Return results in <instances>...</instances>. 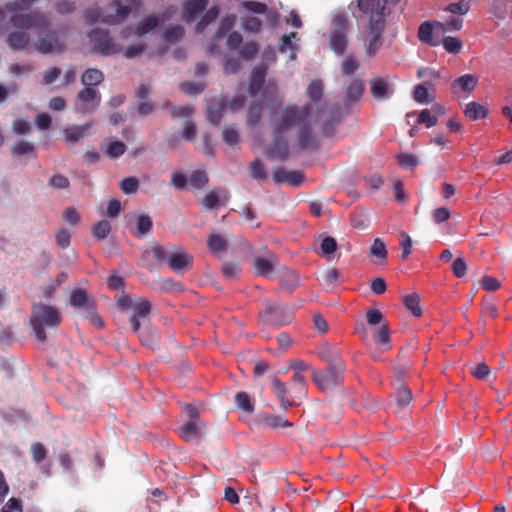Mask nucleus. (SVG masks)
Here are the masks:
<instances>
[{
  "label": "nucleus",
  "mask_w": 512,
  "mask_h": 512,
  "mask_svg": "<svg viewBox=\"0 0 512 512\" xmlns=\"http://www.w3.org/2000/svg\"><path fill=\"white\" fill-rule=\"evenodd\" d=\"M10 23L18 29L8 34L6 38L8 45L14 50H25L28 47L30 36L26 30L36 29L41 33L48 25L47 19L37 12L13 14Z\"/></svg>",
  "instance_id": "nucleus-1"
},
{
  "label": "nucleus",
  "mask_w": 512,
  "mask_h": 512,
  "mask_svg": "<svg viewBox=\"0 0 512 512\" xmlns=\"http://www.w3.org/2000/svg\"><path fill=\"white\" fill-rule=\"evenodd\" d=\"M61 321L62 316L56 307L41 303L33 304L30 325L38 341L45 342V328L57 329Z\"/></svg>",
  "instance_id": "nucleus-2"
},
{
  "label": "nucleus",
  "mask_w": 512,
  "mask_h": 512,
  "mask_svg": "<svg viewBox=\"0 0 512 512\" xmlns=\"http://www.w3.org/2000/svg\"><path fill=\"white\" fill-rule=\"evenodd\" d=\"M131 7L123 5L120 0H112L104 8L89 7L83 17L88 24L102 22L108 25H118L129 17Z\"/></svg>",
  "instance_id": "nucleus-3"
},
{
  "label": "nucleus",
  "mask_w": 512,
  "mask_h": 512,
  "mask_svg": "<svg viewBox=\"0 0 512 512\" xmlns=\"http://www.w3.org/2000/svg\"><path fill=\"white\" fill-rule=\"evenodd\" d=\"M311 113L309 104L303 106L287 105L282 112L271 121L273 136L285 135L296 126L307 121Z\"/></svg>",
  "instance_id": "nucleus-4"
},
{
  "label": "nucleus",
  "mask_w": 512,
  "mask_h": 512,
  "mask_svg": "<svg viewBox=\"0 0 512 512\" xmlns=\"http://www.w3.org/2000/svg\"><path fill=\"white\" fill-rule=\"evenodd\" d=\"M345 365L341 359H335L326 369H312V379L321 391L332 390L342 384Z\"/></svg>",
  "instance_id": "nucleus-5"
},
{
  "label": "nucleus",
  "mask_w": 512,
  "mask_h": 512,
  "mask_svg": "<svg viewBox=\"0 0 512 512\" xmlns=\"http://www.w3.org/2000/svg\"><path fill=\"white\" fill-rule=\"evenodd\" d=\"M70 304L74 308L82 309L83 316L91 321L97 328L102 329L104 323L96 311L94 300L84 289H75L70 295Z\"/></svg>",
  "instance_id": "nucleus-6"
},
{
  "label": "nucleus",
  "mask_w": 512,
  "mask_h": 512,
  "mask_svg": "<svg viewBox=\"0 0 512 512\" xmlns=\"http://www.w3.org/2000/svg\"><path fill=\"white\" fill-rule=\"evenodd\" d=\"M330 47L336 54H343L347 48L348 18L345 14H337L332 19Z\"/></svg>",
  "instance_id": "nucleus-7"
},
{
  "label": "nucleus",
  "mask_w": 512,
  "mask_h": 512,
  "mask_svg": "<svg viewBox=\"0 0 512 512\" xmlns=\"http://www.w3.org/2000/svg\"><path fill=\"white\" fill-rule=\"evenodd\" d=\"M88 38L93 48L101 55L108 56L122 51V47L114 43L107 30L92 29L88 32Z\"/></svg>",
  "instance_id": "nucleus-8"
},
{
  "label": "nucleus",
  "mask_w": 512,
  "mask_h": 512,
  "mask_svg": "<svg viewBox=\"0 0 512 512\" xmlns=\"http://www.w3.org/2000/svg\"><path fill=\"white\" fill-rule=\"evenodd\" d=\"M185 410L189 414V420L180 428L179 434L185 441L198 439L205 425L200 422L199 412L195 406L186 404Z\"/></svg>",
  "instance_id": "nucleus-9"
},
{
  "label": "nucleus",
  "mask_w": 512,
  "mask_h": 512,
  "mask_svg": "<svg viewBox=\"0 0 512 512\" xmlns=\"http://www.w3.org/2000/svg\"><path fill=\"white\" fill-rule=\"evenodd\" d=\"M101 102V95L97 89L85 86L79 91L76 101L75 110L82 114L92 113L96 110Z\"/></svg>",
  "instance_id": "nucleus-10"
},
{
  "label": "nucleus",
  "mask_w": 512,
  "mask_h": 512,
  "mask_svg": "<svg viewBox=\"0 0 512 512\" xmlns=\"http://www.w3.org/2000/svg\"><path fill=\"white\" fill-rule=\"evenodd\" d=\"M263 316L266 322L275 326L286 325L293 319L292 313L287 307L282 306L280 303L270 301L265 303Z\"/></svg>",
  "instance_id": "nucleus-11"
},
{
  "label": "nucleus",
  "mask_w": 512,
  "mask_h": 512,
  "mask_svg": "<svg viewBox=\"0 0 512 512\" xmlns=\"http://www.w3.org/2000/svg\"><path fill=\"white\" fill-rule=\"evenodd\" d=\"M48 26L49 24L46 29L39 33L40 36L35 44V49L42 54L62 52L65 48L64 43L55 31L48 29Z\"/></svg>",
  "instance_id": "nucleus-12"
},
{
  "label": "nucleus",
  "mask_w": 512,
  "mask_h": 512,
  "mask_svg": "<svg viewBox=\"0 0 512 512\" xmlns=\"http://www.w3.org/2000/svg\"><path fill=\"white\" fill-rule=\"evenodd\" d=\"M385 27V23L380 17L379 19H370L368 30L371 38L366 44V54L369 56H375L382 45V33Z\"/></svg>",
  "instance_id": "nucleus-13"
},
{
  "label": "nucleus",
  "mask_w": 512,
  "mask_h": 512,
  "mask_svg": "<svg viewBox=\"0 0 512 512\" xmlns=\"http://www.w3.org/2000/svg\"><path fill=\"white\" fill-rule=\"evenodd\" d=\"M387 0H357L358 9L364 14H369L370 19H379L385 22L389 9L386 7Z\"/></svg>",
  "instance_id": "nucleus-14"
},
{
  "label": "nucleus",
  "mask_w": 512,
  "mask_h": 512,
  "mask_svg": "<svg viewBox=\"0 0 512 512\" xmlns=\"http://www.w3.org/2000/svg\"><path fill=\"white\" fill-rule=\"evenodd\" d=\"M133 314L131 315L129 322L131 329L134 333H138L141 327L142 320H149L151 311V304L145 298H137L133 306Z\"/></svg>",
  "instance_id": "nucleus-15"
},
{
  "label": "nucleus",
  "mask_w": 512,
  "mask_h": 512,
  "mask_svg": "<svg viewBox=\"0 0 512 512\" xmlns=\"http://www.w3.org/2000/svg\"><path fill=\"white\" fill-rule=\"evenodd\" d=\"M168 265L176 273H184L192 268L193 256L179 249L168 256Z\"/></svg>",
  "instance_id": "nucleus-16"
},
{
  "label": "nucleus",
  "mask_w": 512,
  "mask_h": 512,
  "mask_svg": "<svg viewBox=\"0 0 512 512\" xmlns=\"http://www.w3.org/2000/svg\"><path fill=\"white\" fill-rule=\"evenodd\" d=\"M271 390L280 401V407L283 411H287L296 404L295 399L290 397V391L287 389L286 384L279 378H271Z\"/></svg>",
  "instance_id": "nucleus-17"
},
{
  "label": "nucleus",
  "mask_w": 512,
  "mask_h": 512,
  "mask_svg": "<svg viewBox=\"0 0 512 512\" xmlns=\"http://www.w3.org/2000/svg\"><path fill=\"white\" fill-rule=\"evenodd\" d=\"M298 146L301 150H316L319 147L317 136L313 132L311 126L304 122L298 134Z\"/></svg>",
  "instance_id": "nucleus-18"
},
{
  "label": "nucleus",
  "mask_w": 512,
  "mask_h": 512,
  "mask_svg": "<svg viewBox=\"0 0 512 512\" xmlns=\"http://www.w3.org/2000/svg\"><path fill=\"white\" fill-rule=\"evenodd\" d=\"M478 84V77L473 74H465L455 79L451 85V91L454 95H459L460 92L470 94L474 91Z\"/></svg>",
  "instance_id": "nucleus-19"
},
{
  "label": "nucleus",
  "mask_w": 512,
  "mask_h": 512,
  "mask_svg": "<svg viewBox=\"0 0 512 512\" xmlns=\"http://www.w3.org/2000/svg\"><path fill=\"white\" fill-rule=\"evenodd\" d=\"M276 261V256L272 252H268L267 256L255 257L253 260V268L257 275L267 277L269 276L274 269V262Z\"/></svg>",
  "instance_id": "nucleus-20"
},
{
  "label": "nucleus",
  "mask_w": 512,
  "mask_h": 512,
  "mask_svg": "<svg viewBox=\"0 0 512 512\" xmlns=\"http://www.w3.org/2000/svg\"><path fill=\"white\" fill-rule=\"evenodd\" d=\"M207 3L208 0H186L183 4V20L193 22L196 15L205 10Z\"/></svg>",
  "instance_id": "nucleus-21"
},
{
  "label": "nucleus",
  "mask_w": 512,
  "mask_h": 512,
  "mask_svg": "<svg viewBox=\"0 0 512 512\" xmlns=\"http://www.w3.org/2000/svg\"><path fill=\"white\" fill-rule=\"evenodd\" d=\"M370 90H371L372 96L376 100L387 99L393 93V89L390 87L389 83L383 78L371 79Z\"/></svg>",
  "instance_id": "nucleus-22"
},
{
  "label": "nucleus",
  "mask_w": 512,
  "mask_h": 512,
  "mask_svg": "<svg viewBox=\"0 0 512 512\" xmlns=\"http://www.w3.org/2000/svg\"><path fill=\"white\" fill-rule=\"evenodd\" d=\"M364 93V83L359 79L350 81L345 87L344 103L350 105L360 99Z\"/></svg>",
  "instance_id": "nucleus-23"
},
{
  "label": "nucleus",
  "mask_w": 512,
  "mask_h": 512,
  "mask_svg": "<svg viewBox=\"0 0 512 512\" xmlns=\"http://www.w3.org/2000/svg\"><path fill=\"white\" fill-rule=\"evenodd\" d=\"M273 137H274L273 142L268 149L269 156L275 157V158H278L281 160L288 158L289 147H288V142H287L286 136L283 135V136H279V137H275V136H273Z\"/></svg>",
  "instance_id": "nucleus-24"
},
{
  "label": "nucleus",
  "mask_w": 512,
  "mask_h": 512,
  "mask_svg": "<svg viewBox=\"0 0 512 512\" xmlns=\"http://www.w3.org/2000/svg\"><path fill=\"white\" fill-rule=\"evenodd\" d=\"M92 127L91 122H86L82 125H74L64 130L65 140L70 144L77 143L80 139L85 137L90 128Z\"/></svg>",
  "instance_id": "nucleus-25"
},
{
  "label": "nucleus",
  "mask_w": 512,
  "mask_h": 512,
  "mask_svg": "<svg viewBox=\"0 0 512 512\" xmlns=\"http://www.w3.org/2000/svg\"><path fill=\"white\" fill-rule=\"evenodd\" d=\"M266 77V68L259 67L256 68L250 77V82L248 85V92L252 97H255L263 88Z\"/></svg>",
  "instance_id": "nucleus-26"
},
{
  "label": "nucleus",
  "mask_w": 512,
  "mask_h": 512,
  "mask_svg": "<svg viewBox=\"0 0 512 512\" xmlns=\"http://www.w3.org/2000/svg\"><path fill=\"white\" fill-rule=\"evenodd\" d=\"M207 246L212 254L218 255L227 251L228 240L221 234L212 233L208 236Z\"/></svg>",
  "instance_id": "nucleus-27"
},
{
  "label": "nucleus",
  "mask_w": 512,
  "mask_h": 512,
  "mask_svg": "<svg viewBox=\"0 0 512 512\" xmlns=\"http://www.w3.org/2000/svg\"><path fill=\"white\" fill-rule=\"evenodd\" d=\"M260 424L263 427L277 429L279 427L290 428L293 427V423L288 421L282 416L267 414L259 419Z\"/></svg>",
  "instance_id": "nucleus-28"
},
{
  "label": "nucleus",
  "mask_w": 512,
  "mask_h": 512,
  "mask_svg": "<svg viewBox=\"0 0 512 512\" xmlns=\"http://www.w3.org/2000/svg\"><path fill=\"white\" fill-rule=\"evenodd\" d=\"M464 115L470 120L476 121L479 119H484L488 115V109L486 106L472 101L466 104L464 108Z\"/></svg>",
  "instance_id": "nucleus-29"
},
{
  "label": "nucleus",
  "mask_w": 512,
  "mask_h": 512,
  "mask_svg": "<svg viewBox=\"0 0 512 512\" xmlns=\"http://www.w3.org/2000/svg\"><path fill=\"white\" fill-rule=\"evenodd\" d=\"M394 387L396 390L395 397H396L397 406L400 409L407 407L413 400V395H412L411 390L409 389V387L406 384H401V383L399 385H394Z\"/></svg>",
  "instance_id": "nucleus-30"
},
{
  "label": "nucleus",
  "mask_w": 512,
  "mask_h": 512,
  "mask_svg": "<svg viewBox=\"0 0 512 512\" xmlns=\"http://www.w3.org/2000/svg\"><path fill=\"white\" fill-rule=\"evenodd\" d=\"M104 80L103 73L96 68L87 69L81 77V82L84 86L93 87L102 83Z\"/></svg>",
  "instance_id": "nucleus-31"
},
{
  "label": "nucleus",
  "mask_w": 512,
  "mask_h": 512,
  "mask_svg": "<svg viewBox=\"0 0 512 512\" xmlns=\"http://www.w3.org/2000/svg\"><path fill=\"white\" fill-rule=\"evenodd\" d=\"M435 24H431L430 22H424L420 25L418 29V37L420 41L423 43H426L430 46H437L440 44L439 40L433 39V30H434Z\"/></svg>",
  "instance_id": "nucleus-32"
},
{
  "label": "nucleus",
  "mask_w": 512,
  "mask_h": 512,
  "mask_svg": "<svg viewBox=\"0 0 512 512\" xmlns=\"http://www.w3.org/2000/svg\"><path fill=\"white\" fill-rule=\"evenodd\" d=\"M219 15V9L217 6L211 7L206 11L204 16L195 25V31L202 33L208 25L216 21Z\"/></svg>",
  "instance_id": "nucleus-33"
},
{
  "label": "nucleus",
  "mask_w": 512,
  "mask_h": 512,
  "mask_svg": "<svg viewBox=\"0 0 512 512\" xmlns=\"http://www.w3.org/2000/svg\"><path fill=\"white\" fill-rule=\"evenodd\" d=\"M158 24L159 19L157 16H149L135 26L134 34L137 36H142L152 31L154 28L158 26Z\"/></svg>",
  "instance_id": "nucleus-34"
},
{
  "label": "nucleus",
  "mask_w": 512,
  "mask_h": 512,
  "mask_svg": "<svg viewBox=\"0 0 512 512\" xmlns=\"http://www.w3.org/2000/svg\"><path fill=\"white\" fill-rule=\"evenodd\" d=\"M463 19L460 17H449L445 22H435V28L442 31H458L463 27Z\"/></svg>",
  "instance_id": "nucleus-35"
},
{
  "label": "nucleus",
  "mask_w": 512,
  "mask_h": 512,
  "mask_svg": "<svg viewBox=\"0 0 512 512\" xmlns=\"http://www.w3.org/2000/svg\"><path fill=\"white\" fill-rule=\"evenodd\" d=\"M35 146L25 140H18L11 147V154L15 157H21L28 154H35ZM36 157V155H34Z\"/></svg>",
  "instance_id": "nucleus-36"
},
{
  "label": "nucleus",
  "mask_w": 512,
  "mask_h": 512,
  "mask_svg": "<svg viewBox=\"0 0 512 512\" xmlns=\"http://www.w3.org/2000/svg\"><path fill=\"white\" fill-rule=\"evenodd\" d=\"M234 402L240 410L246 413L254 412L255 407L248 393L244 391L237 392L234 396Z\"/></svg>",
  "instance_id": "nucleus-37"
},
{
  "label": "nucleus",
  "mask_w": 512,
  "mask_h": 512,
  "mask_svg": "<svg viewBox=\"0 0 512 512\" xmlns=\"http://www.w3.org/2000/svg\"><path fill=\"white\" fill-rule=\"evenodd\" d=\"M374 339L377 345L382 346L384 350L390 349V333L388 323H383L374 333Z\"/></svg>",
  "instance_id": "nucleus-38"
},
{
  "label": "nucleus",
  "mask_w": 512,
  "mask_h": 512,
  "mask_svg": "<svg viewBox=\"0 0 512 512\" xmlns=\"http://www.w3.org/2000/svg\"><path fill=\"white\" fill-rule=\"evenodd\" d=\"M292 39L299 40L297 38L296 32L283 35L279 43L278 50L280 53H285L288 49H290L292 51L290 58L293 60L296 58L297 47L292 43Z\"/></svg>",
  "instance_id": "nucleus-39"
},
{
  "label": "nucleus",
  "mask_w": 512,
  "mask_h": 512,
  "mask_svg": "<svg viewBox=\"0 0 512 512\" xmlns=\"http://www.w3.org/2000/svg\"><path fill=\"white\" fill-rule=\"evenodd\" d=\"M430 88L431 81H423L421 84L416 85L413 91L414 100L418 103H428Z\"/></svg>",
  "instance_id": "nucleus-40"
},
{
  "label": "nucleus",
  "mask_w": 512,
  "mask_h": 512,
  "mask_svg": "<svg viewBox=\"0 0 512 512\" xmlns=\"http://www.w3.org/2000/svg\"><path fill=\"white\" fill-rule=\"evenodd\" d=\"M371 255L375 256L379 259L378 264H384L387 261V249L385 243L379 239H374L371 247H370Z\"/></svg>",
  "instance_id": "nucleus-41"
},
{
  "label": "nucleus",
  "mask_w": 512,
  "mask_h": 512,
  "mask_svg": "<svg viewBox=\"0 0 512 512\" xmlns=\"http://www.w3.org/2000/svg\"><path fill=\"white\" fill-rule=\"evenodd\" d=\"M404 306L410 310L415 317L422 315V308L420 306V297L416 293L406 295L404 297Z\"/></svg>",
  "instance_id": "nucleus-42"
},
{
  "label": "nucleus",
  "mask_w": 512,
  "mask_h": 512,
  "mask_svg": "<svg viewBox=\"0 0 512 512\" xmlns=\"http://www.w3.org/2000/svg\"><path fill=\"white\" fill-rule=\"evenodd\" d=\"M185 30L181 25L167 27L163 31V39L168 43L180 41L184 36Z\"/></svg>",
  "instance_id": "nucleus-43"
},
{
  "label": "nucleus",
  "mask_w": 512,
  "mask_h": 512,
  "mask_svg": "<svg viewBox=\"0 0 512 512\" xmlns=\"http://www.w3.org/2000/svg\"><path fill=\"white\" fill-rule=\"evenodd\" d=\"M152 219L149 215L141 214L136 221V236H144L152 230Z\"/></svg>",
  "instance_id": "nucleus-44"
},
{
  "label": "nucleus",
  "mask_w": 512,
  "mask_h": 512,
  "mask_svg": "<svg viewBox=\"0 0 512 512\" xmlns=\"http://www.w3.org/2000/svg\"><path fill=\"white\" fill-rule=\"evenodd\" d=\"M292 389L295 398H302L306 396L307 387L306 381L302 374L294 373L292 377Z\"/></svg>",
  "instance_id": "nucleus-45"
},
{
  "label": "nucleus",
  "mask_w": 512,
  "mask_h": 512,
  "mask_svg": "<svg viewBox=\"0 0 512 512\" xmlns=\"http://www.w3.org/2000/svg\"><path fill=\"white\" fill-rule=\"evenodd\" d=\"M260 49V46L255 41H249L239 50V56L241 59L250 61L256 57Z\"/></svg>",
  "instance_id": "nucleus-46"
},
{
  "label": "nucleus",
  "mask_w": 512,
  "mask_h": 512,
  "mask_svg": "<svg viewBox=\"0 0 512 512\" xmlns=\"http://www.w3.org/2000/svg\"><path fill=\"white\" fill-rule=\"evenodd\" d=\"M236 20L237 17L235 14H229L225 16L218 26L215 37L217 39L222 38L226 32L230 31L234 27Z\"/></svg>",
  "instance_id": "nucleus-47"
},
{
  "label": "nucleus",
  "mask_w": 512,
  "mask_h": 512,
  "mask_svg": "<svg viewBox=\"0 0 512 512\" xmlns=\"http://www.w3.org/2000/svg\"><path fill=\"white\" fill-rule=\"evenodd\" d=\"M281 284L287 288L289 292H292L300 284V277L296 271H288L281 277Z\"/></svg>",
  "instance_id": "nucleus-48"
},
{
  "label": "nucleus",
  "mask_w": 512,
  "mask_h": 512,
  "mask_svg": "<svg viewBox=\"0 0 512 512\" xmlns=\"http://www.w3.org/2000/svg\"><path fill=\"white\" fill-rule=\"evenodd\" d=\"M262 111H263V103L257 102L255 104H252L249 108L248 115H247V125L248 126H255L259 123L262 117Z\"/></svg>",
  "instance_id": "nucleus-49"
},
{
  "label": "nucleus",
  "mask_w": 512,
  "mask_h": 512,
  "mask_svg": "<svg viewBox=\"0 0 512 512\" xmlns=\"http://www.w3.org/2000/svg\"><path fill=\"white\" fill-rule=\"evenodd\" d=\"M470 7V0H460L458 2L448 4L444 10L452 14L465 15L469 12Z\"/></svg>",
  "instance_id": "nucleus-50"
},
{
  "label": "nucleus",
  "mask_w": 512,
  "mask_h": 512,
  "mask_svg": "<svg viewBox=\"0 0 512 512\" xmlns=\"http://www.w3.org/2000/svg\"><path fill=\"white\" fill-rule=\"evenodd\" d=\"M92 232L97 240H104L111 232V224L107 220H101L94 225Z\"/></svg>",
  "instance_id": "nucleus-51"
},
{
  "label": "nucleus",
  "mask_w": 512,
  "mask_h": 512,
  "mask_svg": "<svg viewBox=\"0 0 512 512\" xmlns=\"http://www.w3.org/2000/svg\"><path fill=\"white\" fill-rule=\"evenodd\" d=\"M444 49L451 54H458L462 50L463 43L457 37H445L442 41Z\"/></svg>",
  "instance_id": "nucleus-52"
},
{
  "label": "nucleus",
  "mask_w": 512,
  "mask_h": 512,
  "mask_svg": "<svg viewBox=\"0 0 512 512\" xmlns=\"http://www.w3.org/2000/svg\"><path fill=\"white\" fill-rule=\"evenodd\" d=\"M190 185L195 189H201L208 183V177L205 171L195 170L189 178Z\"/></svg>",
  "instance_id": "nucleus-53"
},
{
  "label": "nucleus",
  "mask_w": 512,
  "mask_h": 512,
  "mask_svg": "<svg viewBox=\"0 0 512 512\" xmlns=\"http://www.w3.org/2000/svg\"><path fill=\"white\" fill-rule=\"evenodd\" d=\"M126 151V145L119 140L112 141L106 148V154L108 157L115 159L122 156Z\"/></svg>",
  "instance_id": "nucleus-54"
},
{
  "label": "nucleus",
  "mask_w": 512,
  "mask_h": 512,
  "mask_svg": "<svg viewBox=\"0 0 512 512\" xmlns=\"http://www.w3.org/2000/svg\"><path fill=\"white\" fill-rule=\"evenodd\" d=\"M30 451L33 461L37 464L43 462L48 453L46 447L40 442L32 443Z\"/></svg>",
  "instance_id": "nucleus-55"
},
{
  "label": "nucleus",
  "mask_w": 512,
  "mask_h": 512,
  "mask_svg": "<svg viewBox=\"0 0 512 512\" xmlns=\"http://www.w3.org/2000/svg\"><path fill=\"white\" fill-rule=\"evenodd\" d=\"M398 164L406 169H413L419 164V159L412 153H401L397 155Z\"/></svg>",
  "instance_id": "nucleus-56"
},
{
  "label": "nucleus",
  "mask_w": 512,
  "mask_h": 512,
  "mask_svg": "<svg viewBox=\"0 0 512 512\" xmlns=\"http://www.w3.org/2000/svg\"><path fill=\"white\" fill-rule=\"evenodd\" d=\"M307 96L311 101L316 102L320 100L323 94V84L320 80H313L307 88Z\"/></svg>",
  "instance_id": "nucleus-57"
},
{
  "label": "nucleus",
  "mask_w": 512,
  "mask_h": 512,
  "mask_svg": "<svg viewBox=\"0 0 512 512\" xmlns=\"http://www.w3.org/2000/svg\"><path fill=\"white\" fill-rule=\"evenodd\" d=\"M250 175L253 179L264 180L267 178V173L264 164L261 160L255 159L250 166Z\"/></svg>",
  "instance_id": "nucleus-58"
},
{
  "label": "nucleus",
  "mask_w": 512,
  "mask_h": 512,
  "mask_svg": "<svg viewBox=\"0 0 512 512\" xmlns=\"http://www.w3.org/2000/svg\"><path fill=\"white\" fill-rule=\"evenodd\" d=\"M366 319H367V323L371 326H375V325L381 326L383 323H388L384 319V315L382 314V312L380 310L374 309V308H370L367 310Z\"/></svg>",
  "instance_id": "nucleus-59"
},
{
  "label": "nucleus",
  "mask_w": 512,
  "mask_h": 512,
  "mask_svg": "<svg viewBox=\"0 0 512 512\" xmlns=\"http://www.w3.org/2000/svg\"><path fill=\"white\" fill-rule=\"evenodd\" d=\"M262 28V21L255 17V16H249L243 19V29L246 32L250 33H258L260 32Z\"/></svg>",
  "instance_id": "nucleus-60"
},
{
  "label": "nucleus",
  "mask_w": 512,
  "mask_h": 512,
  "mask_svg": "<svg viewBox=\"0 0 512 512\" xmlns=\"http://www.w3.org/2000/svg\"><path fill=\"white\" fill-rule=\"evenodd\" d=\"M48 185L58 190H64L70 187V181L65 175L56 174L48 180Z\"/></svg>",
  "instance_id": "nucleus-61"
},
{
  "label": "nucleus",
  "mask_w": 512,
  "mask_h": 512,
  "mask_svg": "<svg viewBox=\"0 0 512 512\" xmlns=\"http://www.w3.org/2000/svg\"><path fill=\"white\" fill-rule=\"evenodd\" d=\"M120 188L125 194H133L139 188V180L136 177L124 178L120 183Z\"/></svg>",
  "instance_id": "nucleus-62"
},
{
  "label": "nucleus",
  "mask_w": 512,
  "mask_h": 512,
  "mask_svg": "<svg viewBox=\"0 0 512 512\" xmlns=\"http://www.w3.org/2000/svg\"><path fill=\"white\" fill-rule=\"evenodd\" d=\"M417 122L424 124L427 128L434 127L437 124V115H433L429 109H424L420 112Z\"/></svg>",
  "instance_id": "nucleus-63"
},
{
  "label": "nucleus",
  "mask_w": 512,
  "mask_h": 512,
  "mask_svg": "<svg viewBox=\"0 0 512 512\" xmlns=\"http://www.w3.org/2000/svg\"><path fill=\"white\" fill-rule=\"evenodd\" d=\"M401 258L406 259L412 253V239L406 232L400 233Z\"/></svg>",
  "instance_id": "nucleus-64"
}]
</instances>
